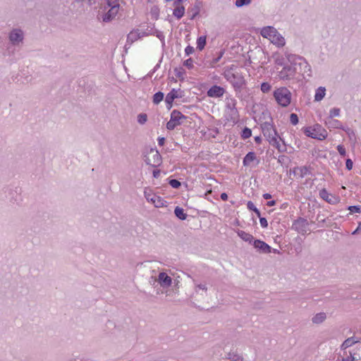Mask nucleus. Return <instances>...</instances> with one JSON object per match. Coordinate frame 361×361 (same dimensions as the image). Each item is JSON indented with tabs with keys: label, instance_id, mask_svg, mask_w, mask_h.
I'll list each match as a JSON object with an SVG mask.
<instances>
[{
	"label": "nucleus",
	"instance_id": "nucleus-1",
	"mask_svg": "<svg viewBox=\"0 0 361 361\" xmlns=\"http://www.w3.org/2000/svg\"><path fill=\"white\" fill-rule=\"evenodd\" d=\"M286 58L290 64L284 66L281 71H278L277 75L280 80H290L294 78L296 73V65L305 66V67L310 70V66L303 57L288 54H286Z\"/></svg>",
	"mask_w": 361,
	"mask_h": 361
},
{
	"label": "nucleus",
	"instance_id": "nucleus-2",
	"mask_svg": "<svg viewBox=\"0 0 361 361\" xmlns=\"http://www.w3.org/2000/svg\"><path fill=\"white\" fill-rule=\"evenodd\" d=\"M235 65H231L224 68L223 75L224 78L233 86L235 92L240 91L245 85L246 81L243 75L237 71Z\"/></svg>",
	"mask_w": 361,
	"mask_h": 361
},
{
	"label": "nucleus",
	"instance_id": "nucleus-3",
	"mask_svg": "<svg viewBox=\"0 0 361 361\" xmlns=\"http://www.w3.org/2000/svg\"><path fill=\"white\" fill-rule=\"evenodd\" d=\"M259 34L278 48H282L286 45V39L274 26L269 25L262 27Z\"/></svg>",
	"mask_w": 361,
	"mask_h": 361
},
{
	"label": "nucleus",
	"instance_id": "nucleus-4",
	"mask_svg": "<svg viewBox=\"0 0 361 361\" xmlns=\"http://www.w3.org/2000/svg\"><path fill=\"white\" fill-rule=\"evenodd\" d=\"M273 96L277 104L281 107H287L291 103L292 93L286 87L276 88Z\"/></svg>",
	"mask_w": 361,
	"mask_h": 361
},
{
	"label": "nucleus",
	"instance_id": "nucleus-5",
	"mask_svg": "<svg viewBox=\"0 0 361 361\" xmlns=\"http://www.w3.org/2000/svg\"><path fill=\"white\" fill-rule=\"evenodd\" d=\"M304 133L307 137L323 140L328 135L327 131L319 124H315L312 126L307 127L304 129Z\"/></svg>",
	"mask_w": 361,
	"mask_h": 361
},
{
	"label": "nucleus",
	"instance_id": "nucleus-6",
	"mask_svg": "<svg viewBox=\"0 0 361 361\" xmlns=\"http://www.w3.org/2000/svg\"><path fill=\"white\" fill-rule=\"evenodd\" d=\"M226 109L229 114L231 120H235L238 117V112L236 108L237 101L232 97H226Z\"/></svg>",
	"mask_w": 361,
	"mask_h": 361
},
{
	"label": "nucleus",
	"instance_id": "nucleus-7",
	"mask_svg": "<svg viewBox=\"0 0 361 361\" xmlns=\"http://www.w3.org/2000/svg\"><path fill=\"white\" fill-rule=\"evenodd\" d=\"M118 11L119 9L116 8L115 6H113V8H108L104 6V11L99 13L98 18L104 23L110 22L116 16Z\"/></svg>",
	"mask_w": 361,
	"mask_h": 361
},
{
	"label": "nucleus",
	"instance_id": "nucleus-8",
	"mask_svg": "<svg viewBox=\"0 0 361 361\" xmlns=\"http://www.w3.org/2000/svg\"><path fill=\"white\" fill-rule=\"evenodd\" d=\"M325 126L329 129H341L350 134L352 130L348 127L344 126L342 123L334 118L327 117L324 121Z\"/></svg>",
	"mask_w": 361,
	"mask_h": 361
},
{
	"label": "nucleus",
	"instance_id": "nucleus-9",
	"mask_svg": "<svg viewBox=\"0 0 361 361\" xmlns=\"http://www.w3.org/2000/svg\"><path fill=\"white\" fill-rule=\"evenodd\" d=\"M261 128L263 135L266 137L268 142L279 135L274 126L269 122H265L262 124Z\"/></svg>",
	"mask_w": 361,
	"mask_h": 361
},
{
	"label": "nucleus",
	"instance_id": "nucleus-10",
	"mask_svg": "<svg viewBox=\"0 0 361 361\" xmlns=\"http://www.w3.org/2000/svg\"><path fill=\"white\" fill-rule=\"evenodd\" d=\"M308 225L309 224L307 219L299 218L293 221L292 227L298 233L305 234L307 231Z\"/></svg>",
	"mask_w": 361,
	"mask_h": 361
},
{
	"label": "nucleus",
	"instance_id": "nucleus-11",
	"mask_svg": "<svg viewBox=\"0 0 361 361\" xmlns=\"http://www.w3.org/2000/svg\"><path fill=\"white\" fill-rule=\"evenodd\" d=\"M9 41L16 45L22 42L24 38L23 32L20 29L15 28L8 35Z\"/></svg>",
	"mask_w": 361,
	"mask_h": 361
},
{
	"label": "nucleus",
	"instance_id": "nucleus-12",
	"mask_svg": "<svg viewBox=\"0 0 361 361\" xmlns=\"http://www.w3.org/2000/svg\"><path fill=\"white\" fill-rule=\"evenodd\" d=\"M319 197L331 204H336L340 201L338 196L329 193L325 188L319 191Z\"/></svg>",
	"mask_w": 361,
	"mask_h": 361
},
{
	"label": "nucleus",
	"instance_id": "nucleus-13",
	"mask_svg": "<svg viewBox=\"0 0 361 361\" xmlns=\"http://www.w3.org/2000/svg\"><path fill=\"white\" fill-rule=\"evenodd\" d=\"M161 163V157L158 151H151L147 157V164L154 167L158 166Z\"/></svg>",
	"mask_w": 361,
	"mask_h": 361
},
{
	"label": "nucleus",
	"instance_id": "nucleus-14",
	"mask_svg": "<svg viewBox=\"0 0 361 361\" xmlns=\"http://www.w3.org/2000/svg\"><path fill=\"white\" fill-rule=\"evenodd\" d=\"M182 92L180 90L172 89L166 96L165 102L167 108L170 109L175 99L181 98Z\"/></svg>",
	"mask_w": 361,
	"mask_h": 361
},
{
	"label": "nucleus",
	"instance_id": "nucleus-15",
	"mask_svg": "<svg viewBox=\"0 0 361 361\" xmlns=\"http://www.w3.org/2000/svg\"><path fill=\"white\" fill-rule=\"evenodd\" d=\"M225 93V89L218 85H213L207 90V96L209 97H221Z\"/></svg>",
	"mask_w": 361,
	"mask_h": 361
},
{
	"label": "nucleus",
	"instance_id": "nucleus-16",
	"mask_svg": "<svg viewBox=\"0 0 361 361\" xmlns=\"http://www.w3.org/2000/svg\"><path fill=\"white\" fill-rule=\"evenodd\" d=\"M145 198L148 202H152L156 207H161L164 205V200L156 195H150L145 192Z\"/></svg>",
	"mask_w": 361,
	"mask_h": 361
},
{
	"label": "nucleus",
	"instance_id": "nucleus-17",
	"mask_svg": "<svg viewBox=\"0 0 361 361\" xmlns=\"http://www.w3.org/2000/svg\"><path fill=\"white\" fill-rule=\"evenodd\" d=\"M254 247L257 249L259 251L263 253H269L271 252V247L260 240H254L252 242Z\"/></svg>",
	"mask_w": 361,
	"mask_h": 361
},
{
	"label": "nucleus",
	"instance_id": "nucleus-18",
	"mask_svg": "<svg viewBox=\"0 0 361 361\" xmlns=\"http://www.w3.org/2000/svg\"><path fill=\"white\" fill-rule=\"evenodd\" d=\"M158 281L162 287H169L171 285V278L164 272L159 273Z\"/></svg>",
	"mask_w": 361,
	"mask_h": 361
},
{
	"label": "nucleus",
	"instance_id": "nucleus-19",
	"mask_svg": "<svg viewBox=\"0 0 361 361\" xmlns=\"http://www.w3.org/2000/svg\"><path fill=\"white\" fill-rule=\"evenodd\" d=\"M145 36H147L145 32H142L139 30H133L128 35L127 41L132 43Z\"/></svg>",
	"mask_w": 361,
	"mask_h": 361
},
{
	"label": "nucleus",
	"instance_id": "nucleus-20",
	"mask_svg": "<svg viewBox=\"0 0 361 361\" xmlns=\"http://www.w3.org/2000/svg\"><path fill=\"white\" fill-rule=\"evenodd\" d=\"M281 138L279 137V135L276 137H274L273 140L269 141V144L272 146L275 147L279 152H283L286 150V147L284 143L281 144L280 143Z\"/></svg>",
	"mask_w": 361,
	"mask_h": 361
},
{
	"label": "nucleus",
	"instance_id": "nucleus-21",
	"mask_svg": "<svg viewBox=\"0 0 361 361\" xmlns=\"http://www.w3.org/2000/svg\"><path fill=\"white\" fill-rule=\"evenodd\" d=\"M256 160L257 157L255 153L253 152H250L243 158V164L245 166H248L251 164V163Z\"/></svg>",
	"mask_w": 361,
	"mask_h": 361
},
{
	"label": "nucleus",
	"instance_id": "nucleus-22",
	"mask_svg": "<svg viewBox=\"0 0 361 361\" xmlns=\"http://www.w3.org/2000/svg\"><path fill=\"white\" fill-rule=\"evenodd\" d=\"M171 119L176 122L179 125L181 124V120L185 119V116L179 111L173 110L171 114Z\"/></svg>",
	"mask_w": 361,
	"mask_h": 361
},
{
	"label": "nucleus",
	"instance_id": "nucleus-23",
	"mask_svg": "<svg viewBox=\"0 0 361 361\" xmlns=\"http://www.w3.org/2000/svg\"><path fill=\"white\" fill-rule=\"evenodd\" d=\"M146 35H154L156 36L161 42L163 46L165 45V36L163 32L157 30L152 29L151 32H145Z\"/></svg>",
	"mask_w": 361,
	"mask_h": 361
},
{
	"label": "nucleus",
	"instance_id": "nucleus-24",
	"mask_svg": "<svg viewBox=\"0 0 361 361\" xmlns=\"http://www.w3.org/2000/svg\"><path fill=\"white\" fill-rule=\"evenodd\" d=\"M326 95V88L324 87H319L315 90L314 94V101L320 102L322 101Z\"/></svg>",
	"mask_w": 361,
	"mask_h": 361
},
{
	"label": "nucleus",
	"instance_id": "nucleus-25",
	"mask_svg": "<svg viewBox=\"0 0 361 361\" xmlns=\"http://www.w3.org/2000/svg\"><path fill=\"white\" fill-rule=\"evenodd\" d=\"M237 233H238V235L243 240H244L245 242H248L250 243H252L254 241L253 236L251 234H250V233H247V232H245L244 231L239 230V231H238Z\"/></svg>",
	"mask_w": 361,
	"mask_h": 361
},
{
	"label": "nucleus",
	"instance_id": "nucleus-26",
	"mask_svg": "<svg viewBox=\"0 0 361 361\" xmlns=\"http://www.w3.org/2000/svg\"><path fill=\"white\" fill-rule=\"evenodd\" d=\"M175 8L173 11V15L177 19H180L185 14V8L180 5H173Z\"/></svg>",
	"mask_w": 361,
	"mask_h": 361
},
{
	"label": "nucleus",
	"instance_id": "nucleus-27",
	"mask_svg": "<svg viewBox=\"0 0 361 361\" xmlns=\"http://www.w3.org/2000/svg\"><path fill=\"white\" fill-rule=\"evenodd\" d=\"M326 319V313L319 312L316 314L312 319L314 324H319L322 323Z\"/></svg>",
	"mask_w": 361,
	"mask_h": 361
},
{
	"label": "nucleus",
	"instance_id": "nucleus-28",
	"mask_svg": "<svg viewBox=\"0 0 361 361\" xmlns=\"http://www.w3.org/2000/svg\"><path fill=\"white\" fill-rule=\"evenodd\" d=\"M207 42V37L206 36H200L197 39V49H198L200 51H202Z\"/></svg>",
	"mask_w": 361,
	"mask_h": 361
},
{
	"label": "nucleus",
	"instance_id": "nucleus-29",
	"mask_svg": "<svg viewBox=\"0 0 361 361\" xmlns=\"http://www.w3.org/2000/svg\"><path fill=\"white\" fill-rule=\"evenodd\" d=\"M355 343H357V341L353 337L348 338L343 343L341 348L343 350H345L347 348L352 346Z\"/></svg>",
	"mask_w": 361,
	"mask_h": 361
},
{
	"label": "nucleus",
	"instance_id": "nucleus-30",
	"mask_svg": "<svg viewBox=\"0 0 361 361\" xmlns=\"http://www.w3.org/2000/svg\"><path fill=\"white\" fill-rule=\"evenodd\" d=\"M227 359L229 361H243V357L236 353L231 352L227 355Z\"/></svg>",
	"mask_w": 361,
	"mask_h": 361
},
{
	"label": "nucleus",
	"instance_id": "nucleus-31",
	"mask_svg": "<svg viewBox=\"0 0 361 361\" xmlns=\"http://www.w3.org/2000/svg\"><path fill=\"white\" fill-rule=\"evenodd\" d=\"M298 171L300 173V176L301 178H303L304 176H307L309 173V170L307 167L306 166H302V167H296L293 170V173H295Z\"/></svg>",
	"mask_w": 361,
	"mask_h": 361
},
{
	"label": "nucleus",
	"instance_id": "nucleus-32",
	"mask_svg": "<svg viewBox=\"0 0 361 361\" xmlns=\"http://www.w3.org/2000/svg\"><path fill=\"white\" fill-rule=\"evenodd\" d=\"M174 213L176 216L181 220H185L187 217V214L184 212V210L178 207H176Z\"/></svg>",
	"mask_w": 361,
	"mask_h": 361
},
{
	"label": "nucleus",
	"instance_id": "nucleus-33",
	"mask_svg": "<svg viewBox=\"0 0 361 361\" xmlns=\"http://www.w3.org/2000/svg\"><path fill=\"white\" fill-rule=\"evenodd\" d=\"M164 93L161 92H158L155 93L153 96V102L155 104H158L160 103L164 99Z\"/></svg>",
	"mask_w": 361,
	"mask_h": 361
},
{
	"label": "nucleus",
	"instance_id": "nucleus-34",
	"mask_svg": "<svg viewBox=\"0 0 361 361\" xmlns=\"http://www.w3.org/2000/svg\"><path fill=\"white\" fill-rule=\"evenodd\" d=\"M260 90L264 94L268 93L271 90V85L267 82H264L261 84Z\"/></svg>",
	"mask_w": 361,
	"mask_h": 361
},
{
	"label": "nucleus",
	"instance_id": "nucleus-35",
	"mask_svg": "<svg viewBox=\"0 0 361 361\" xmlns=\"http://www.w3.org/2000/svg\"><path fill=\"white\" fill-rule=\"evenodd\" d=\"M252 136V130L247 127L243 129L241 133V137L244 140L247 139Z\"/></svg>",
	"mask_w": 361,
	"mask_h": 361
},
{
	"label": "nucleus",
	"instance_id": "nucleus-36",
	"mask_svg": "<svg viewBox=\"0 0 361 361\" xmlns=\"http://www.w3.org/2000/svg\"><path fill=\"white\" fill-rule=\"evenodd\" d=\"M113 6H115L116 8L120 9V4L118 0H106V7L113 8Z\"/></svg>",
	"mask_w": 361,
	"mask_h": 361
},
{
	"label": "nucleus",
	"instance_id": "nucleus-37",
	"mask_svg": "<svg viewBox=\"0 0 361 361\" xmlns=\"http://www.w3.org/2000/svg\"><path fill=\"white\" fill-rule=\"evenodd\" d=\"M341 114L339 108H333L329 111V116L328 117L335 118L338 117Z\"/></svg>",
	"mask_w": 361,
	"mask_h": 361
},
{
	"label": "nucleus",
	"instance_id": "nucleus-38",
	"mask_svg": "<svg viewBox=\"0 0 361 361\" xmlns=\"http://www.w3.org/2000/svg\"><path fill=\"white\" fill-rule=\"evenodd\" d=\"M252 0H235V5L237 7H242L243 6H247L251 3Z\"/></svg>",
	"mask_w": 361,
	"mask_h": 361
},
{
	"label": "nucleus",
	"instance_id": "nucleus-39",
	"mask_svg": "<svg viewBox=\"0 0 361 361\" xmlns=\"http://www.w3.org/2000/svg\"><path fill=\"white\" fill-rule=\"evenodd\" d=\"M290 122L292 125L295 126L298 123L299 119L296 114L292 113L290 115Z\"/></svg>",
	"mask_w": 361,
	"mask_h": 361
},
{
	"label": "nucleus",
	"instance_id": "nucleus-40",
	"mask_svg": "<svg viewBox=\"0 0 361 361\" xmlns=\"http://www.w3.org/2000/svg\"><path fill=\"white\" fill-rule=\"evenodd\" d=\"M178 126H179L178 123L170 118L169 121L166 123V128L169 130H172Z\"/></svg>",
	"mask_w": 361,
	"mask_h": 361
},
{
	"label": "nucleus",
	"instance_id": "nucleus-41",
	"mask_svg": "<svg viewBox=\"0 0 361 361\" xmlns=\"http://www.w3.org/2000/svg\"><path fill=\"white\" fill-rule=\"evenodd\" d=\"M147 116L145 114H140L137 116V122L140 124H144L147 122Z\"/></svg>",
	"mask_w": 361,
	"mask_h": 361
},
{
	"label": "nucleus",
	"instance_id": "nucleus-42",
	"mask_svg": "<svg viewBox=\"0 0 361 361\" xmlns=\"http://www.w3.org/2000/svg\"><path fill=\"white\" fill-rule=\"evenodd\" d=\"M169 185L173 188H175V189H177L180 186V183L179 180H176V179H171L169 181Z\"/></svg>",
	"mask_w": 361,
	"mask_h": 361
},
{
	"label": "nucleus",
	"instance_id": "nucleus-43",
	"mask_svg": "<svg viewBox=\"0 0 361 361\" xmlns=\"http://www.w3.org/2000/svg\"><path fill=\"white\" fill-rule=\"evenodd\" d=\"M183 65L188 69H192L194 67L193 60L192 59H188L183 63Z\"/></svg>",
	"mask_w": 361,
	"mask_h": 361
},
{
	"label": "nucleus",
	"instance_id": "nucleus-44",
	"mask_svg": "<svg viewBox=\"0 0 361 361\" xmlns=\"http://www.w3.org/2000/svg\"><path fill=\"white\" fill-rule=\"evenodd\" d=\"M348 209L350 212L361 213V206H350Z\"/></svg>",
	"mask_w": 361,
	"mask_h": 361
},
{
	"label": "nucleus",
	"instance_id": "nucleus-45",
	"mask_svg": "<svg viewBox=\"0 0 361 361\" xmlns=\"http://www.w3.org/2000/svg\"><path fill=\"white\" fill-rule=\"evenodd\" d=\"M337 150H338V153H339L341 156H343V157H345V154H346V151H345V147H344L343 145H338V146H337Z\"/></svg>",
	"mask_w": 361,
	"mask_h": 361
},
{
	"label": "nucleus",
	"instance_id": "nucleus-46",
	"mask_svg": "<svg viewBox=\"0 0 361 361\" xmlns=\"http://www.w3.org/2000/svg\"><path fill=\"white\" fill-rule=\"evenodd\" d=\"M194 47L190 45H188L185 49V54L186 56H189L192 54L194 52Z\"/></svg>",
	"mask_w": 361,
	"mask_h": 361
},
{
	"label": "nucleus",
	"instance_id": "nucleus-47",
	"mask_svg": "<svg viewBox=\"0 0 361 361\" xmlns=\"http://www.w3.org/2000/svg\"><path fill=\"white\" fill-rule=\"evenodd\" d=\"M259 223H260V226L262 228H267L268 226L267 220L264 217H259Z\"/></svg>",
	"mask_w": 361,
	"mask_h": 361
},
{
	"label": "nucleus",
	"instance_id": "nucleus-48",
	"mask_svg": "<svg viewBox=\"0 0 361 361\" xmlns=\"http://www.w3.org/2000/svg\"><path fill=\"white\" fill-rule=\"evenodd\" d=\"M353 166V161L350 159H348L345 161V167L348 170H351Z\"/></svg>",
	"mask_w": 361,
	"mask_h": 361
},
{
	"label": "nucleus",
	"instance_id": "nucleus-49",
	"mask_svg": "<svg viewBox=\"0 0 361 361\" xmlns=\"http://www.w3.org/2000/svg\"><path fill=\"white\" fill-rule=\"evenodd\" d=\"M343 361H354L355 357L350 352V355H346L345 357L343 358Z\"/></svg>",
	"mask_w": 361,
	"mask_h": 361
},
{
	"label": "nucleus",
	"instance_id": "nucleus-50",
	"mask_svg": "<svg viewBox=\"0 0 361 361\" xmlns=\"http://www.w3.org/2000/svg\"><path fill=\"white\" fill-rule=\"evenodd\" d=\"M196 289L206 290H207V287H206L205 284L200 283V284H197L196 285Z\"/></svg>",
	"mask_w": 361,
	"mask_h": 361
},
{
	"label": "nucleus",
	"instance_id": "nucleus-51",
	"mask_svg": "<svg viewBox=\"0 0 361 361\" xmlns=\"http://www.w3.org/2000/svg\"><path fill=\"white\" fill-rule=\"evenodd\" d=\"M158 145L159 146H163L165 143V138L164 137H159L157 139Z\"/></svg>",
	"mask_w": 361,
	"mask_h": 361
},
{
	"label": "nucleus",
	"instance_id": "nucleus-52",
	"mask_svg": "<svg viewBox=\"0 0 361 361\" xmlns=\"http://www.w3.org/2000/svg\"><path fill=\"white\" fill-rule=\"evenodd\" d=\"M223 55H224V51H221V52L219 53V55L218 56V57H216V59H214L213 60V63H217V62H218V61L221 59V57L223 56Z\"/></svg>",
	"mask_w": 361,
	"mask_h": 361
},
{
	"label": "nucleus",
	"instance_id": "nucleus-53",
	"mask_svg": "<svg viewBox=\"0 0 361 361\" xmlns=\"http://www.w3.org/2000/svg\"><path fill=\"white\" fill-rule=\"evenodd\" d=\"M275 63L277 66H283V59L281 58H278L276 59L275 61Z\"/></svg>",
	"mask_w": 361,
	"mask_h": 361
},
{
	"label": "nucleus",
	"instance_id": "nucleus-54",
	"mask_svg": "<svg viewBox=\"0 0 361 361\" xmlns=\"http://www.w3.org/2000/svg\"><path fill=\"white\" fill-rule=\"evenodd\" d=\"M247 208L250 210H252V211L254 209V208L255 207V205L252 202H250V201L247 202Z\"/></svg>",
	"mask_w": 361,
	"mask_h": 361
},
{
	"label": "nucleus",
	"instance_id": "nucleus-55",
	"mask_svg": "<svg viewBox=\"0 0 361 361\" xmlns=\"http://www.w3.org/2000/svg\"><path fill=\"white\" fill-rule=\"evenodd\" d=\"M361 231V222L359 223L357 228L353 232V235H355L358 232Z\"/></svg>",
	"mask_w": 361,
	"mask_h": 361
},
{
	"label": "nucleus",
	"instance_id": "nucleus-56",
	"mask_svg": "<svg viewBox=\"0 0 361 361\" xmlns=\"http://www.w3.org/2000/svg\"><path fill=\"white\" fill-rule=\"evenodd\" d=\"M159 175H160V171L159 170H154L153 171V176H154V178H159Z\"/></svg>",
	"mask_w": 361,
	"mask_h": 361
},
{
	"label": "nucleus",
	"instance_id": "nucleus-57",
	"mask_svg": "<svg viewBox=\"0 0 361 361\" xmlns=\"http://www.w3.org/2000/svg\"><path fill=\"white\" fill-rule=\"evenodd\" d=\"M221 199L224 201H226L228 200V195L226 192L221 193Z\"/></svg>",
	"mask_w": 361,
	"mask_h": 361
},
{
	"label": "nucleus",
	"instance_id": "nucleus-58",
	"mask_svg": "<svg viewBox=\"0 0 361 361\" xmlns=\"http://www.w3.org/2000/svg\"><path fill=\"white\" fill-rule=\"evenodd\" d=\"M262 197L264 200H269L271 198V195L269 193H264Z\"/></svg>",
	"mask_w": 361,
	"mask_h": 361
},
{
	"label": "nucleus",
	"instance_id": "nucleus-59",
	"mask_svg": "<svg viewBox=\"0 0 361 361\" xmlns=\"http://www.w3.org/2000/svg\"><path fill=\"white\" fill-rule=\"evenodd\" d=\"M275 204H276V201L275 200H271V201L267 202V205L268 207H273Z\"/></svg>",
	"mask_w": 361,
	"mask_h": 361
},
{
	"label": "nucleus",
	"instance_id": "nucleus-60",
	"mask_svg": "<svg viewBox=\"0 0 361 361\" xmlns=\"http://www.w3.org/2000/svg\"><path fill=\"white\" fill-rule=\"evenodd\" d=\"M255 141L257 144H260L262 142V138L260 136H255Z\"/></svg>",
	"mask_w": 361,
	"mask_h": 361
},
{
	"label": "nucleus",
	"instance_id": "nucleus-61",
	"mask_svg": "<svg viewBox=\"0 0 361 361\" xmlns=\"http://www.w3.org/2000/svg\"><path fill=\"white\" fill-rule=\"evenodd\" d=\"M187 0H176L173 3V5H180V4L186 1Z\"/></svg>",
	"mask_w": 361,
	"mask_h": 361
},
{
	"label": "nucleus",
	"instance_id": "nucleus-62",
	"mask_svg": "<svg viewBox=\"0 0 361 361\" xmlns=\"http://www.w3.org/2000/svg\"><path fill=\"white\" fill-rule=\"evenodd\" d=\"M252 211L257 215V216L259 218L261 217L260 216V212H259V210L256 207H255V208H254V209Z\"/></svg>",
	"mask_w": 361,
	"mask_h": 361
},
{
	"label": "nucleus",
	"instance_id": "nucleus-63",
	"mask_svg": "<svg viewBox=\"0 0 361 361\" xmlns=\"http://www.w3.org/2000/svg\"><path fill=\"white\" fill-rule=\"evenodd\" d=\"M252 211L257 215V216L259 218L261 217L260 216V212H259V210L256 207H255V208H254V209Z\"/></svg>",
	"mask_w": 361,
	"mask_h": 361
},
{
	"label": "nucleus",
	"instance_id": "nucleus-64",
	"mask_svg": "<svg viewBox=\"0 0 361 361\" xmlns=\"http://www.w3.org/2000/svg\"><path fill=\"white\" fill-rule=\"evenodd\" d=\"M152 29H155L154 26L148 27V28L145 31H142V32H151Z\"/></svg>",
	"mask_w": 361,
	"mask_h": 361
}]
</instances>
